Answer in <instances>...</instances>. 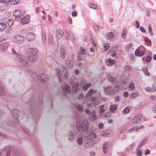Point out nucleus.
Returning <instances> with one entry per match:
<instances>
[{
	"label": "nucleus",
	"mask_w": 156,
	"mask_h": 156,
	"mask_svg": "<svg viewBox=\"0 0 156 156\" xmlns=\"http://www.w3.org/2000/svg\"><path fill=\"white\" fill-rule=\"evenodd\" d=\"M128 87H129L131 89L133 90L135 88L134 83L133 82H131L130 83V84Z\"/></svg>",
	"instance_id": "864d4df0"
},
{
	"label": "nucleus",
	"mask_w": 156,
	"mask_h": 156,
	"mask_svg": "<svg viewBox=\"0 0 156 156\" xmlns=\"http://www.w3.org/2000/svg\"><path fill=\"white\" fill-rule=\"evenodd\" d=\"M114 36V34L111 32L108 33L107 34V37L109 38H112Z\"/></svg>",
	"instance_id": "3c124183"
},
{
	"label": "nucleus",
	"mask_w": 156,
	"mask_h": 156,
	"mask_svg": "<svg viewBox=\"0 0 156 156\" xmlns=\"http://www.w3.org/2000/svg\"><path fill=\"white\" fill-rule=\"evenodd\" d=\"M142 70L144 74L147 76H150V74L148 70V68L147 67H144L142 69Z\"/></svg>",
	"instance_id": "c85d7f7f"
},
{
	"label": "nucleus",
	"mask_w": 156,
	"mask_h": 156,
	"mask_svg": "<svg viewBox=\"0 0 156 156\" xmlns=\"http://www.w3.org/2000/svg\"><path fill=\"white\" fill-rule=\"evenodd\" d=\"M90 117L92 120H95L96 119V116L95 115V112L94 111H93L90 113Z\"/></svg>",
	"instance_id": "72a5a7b5"
},
{
	"label": "nucleus",
	"mask_w": 156,
	"mask_h": 156,
	"mask_svg": "<svg viewBox=\"0 0 156 156\" xmlns=\"http://www.w3.org/2000/svg\"><path fill=\"white\" fill-rule=\"evenodd\" d=\"M11 149L7 147L0 151V156H20L19 152L16 150H13L10 152Z\"/></svg>",
	"instance_id": "7ed1b4c3"
},
{
	"label": "nucleus",
	"mask_w": 156,
	"mask_h": 156,
	"mask_svg": "<svg viewBox=\"0 0 156 156\" xmlns=\"http://www.w3.org/2000/svg\"><path fill=\"white\" fill-rule=\"evenodd\" d=\"M76 108L77 110L80 112H82L83 111V107L80 104H78Z\"/></svg>",
	"instance_id": "4c0bfd02"
},
{
	"label": "nucleus",
	"mask_w": 156,
	"mask_h": 156,
	"mask_svg": "<svg viewBox=\"0 0 156 156\" xmlns=\"http://www.w3.org/2000/svg\"><path fill=\"white\" fill-rule=\"evenodd\" d=\"M80 87L78 83H74L72 85V91L74 93L77 92Z\"/></svg>",
	"instance_id": "a211bd4d"
},
{
	"label": "nucleus",
	"mask_w": 156,
	"mask_h": 156,
	"mask_svg": "<svg viewBox=\"0 0 156 156\" xmlns=\"http://www.w3.org/2000/svg\"><path fill=\"white\" fill-rule=\"evenodd\" d=\"M108 145V143L107 142H105L104 143L103 146V152L106 153L107 152V149Z\"/></svg>",
	"instance_id": "58836bf2"
},
{
	"label": "nucleus",
	"mask_w": 156,
	"mask_h": 156,
	"mask_svg": "<svg viewBox=\"0 0 156 156\" xmlns=\"http://www.w3.org/2000/svg\"><path fill=\"white\" fill-rule=\"evenodd\" d=\"M135 144L133 143L130 145H129L127 148H126V151L128 152L130 150H131L132 149V148L135 146Z\"/></svg>",
	"instance_id": "79ce46f5"
},
{
	"label": "nucleus",
	"mask_w": 156,
	"mask_h": 156,
	"mask_svg": "<svg viewBox=\"0 0 156 156\" xmlns=\"http://www.w3.org/2000/svg\"><path fill=\"white\" fill-rule=\"evenodd\" d=\"M67 21L68 23L69 24H71L72 23V19L70 17H69Z\"/></svg>",
	"instance_id": "69168bd1"
},
{
	"label": "nucleus",
	"mask_w": 156,
	"mask_h": 156,
	"mask_svg": "<svg viewBox=\"0 0 156 156\" xmlns=\"http://www.w3.org/2000/svg\"><path fill=\"white\" fill-rule=\"evenodd\" d=\"M60 53L61 57L63 58H65L66 55V52L64 49V47L63 46L61 47Z\"/></svg>",
	"instance_id": "b1692460"
},
{
	"label": "nucleus",
	"mask_w": 156,
	"mask_h": 156,
	"mask_svg": "<svg viewBox=\"0 0 156 156\" xmlns=\"http://www.w3.org/2000/svg\"><path fill=\"white\" fill-rule=\"evenodd\" d=\"M9 44L7 42H4L0 44V49L2 51L5 50L9 46Z\"/></svg>",
	"instance_id": "6ab92c4d"
},
{
	"label": "nucleus",
	"mask_w": 156,
	"mask_h": 156,
	"mask_svg": "<svg viewBox=\"0 0 156 156\" xmlns=\"http://www.w3.org/2000/svg\"><path fill=\"white\" fill-rule=\"evenodd\" d=\"M37 73H33L32 74V77L36 76L38 79L42 83H45L48 80V76L43 73H40L38 76Z\"/></svg>",
	"instance_id": "0eeeda50"
},
{
	"label": "nucleus",
	"mask_w": 156,
	"mask_h": 156,
	"mask_svg": "<svg viewBox=\"0 0 156 156\" xmlns=\"http://www.w3.org/2000/svg\"><path fill=\"white\" fill-rule=\"evenodd\" d=\"M18 58L20 64L25 66L27 64L28 61L25 57H23L22 55H19L18 56Z\"/></svg>",
	"instance_id": "9d476101"
},
{
	"label": "nucleus",
	"mask_w": 156,
	"mask_h": 156,
	"mask_svg": "<svg viewBox=\"0 0 156 156\" xmlns=\"http://www.w3.org/2000/svg\"><path fill=\"white\" fill-rule=\"evenodd\" d=\"M73 58L71 56L68 57L66 62V64L67 66V67L69 68H70L73 66Z\"/></svg>",
	"instance_id": "2eb2a0df"
},
{
	"label": "nucleus",
	"mask_w": 156,
	"mask_h": 156,
	"mask_svg": "<svg viewBox=\"0 0 156 156\" xmlns=\"http://www.w3.org/2000/svg\"><path fill=\"white\" fill-rule=\"evenodd\" d=\"M19 112L20 111L16 109H14L12 111V115L14 116L15 119H16L17 122H18L17 119L18 117V114Z\"/></svg>",
	"instance_id": "aec40b11"
},
{
	"label": "nucleus",
	"mask_w": 156,
	"mask_h": 156,
	"mask_svg": "<svg viewBox=\"0 0 156 156\" xmlns=\"http://www.w3.org/2000/svg\"><path fill=\"white\" fill-rule=\"evenodd\" d=\"M153 112L156 113V105H154L152 108Z\"/></svg>",
	"instance_id": "338daca9"
},
{
	"label": "nucleus",
	"mask_w": 156,
	"mask_h": 156,
	"mask_svg": "<svg viewBox=\"0 0 156 156\" xmlns=\"http://www.w3.org/2000/svg\"><path fill=\"white\" fill-rule=\"evenodd\" d=\"M120 85L118 83L114 85L107 86L104 88V91L106 95H112L119 90Z\"/></svg>",
	"instance_id": "f257e3e1"
},
{
	"label": "nucleus",
	"mask_w": 156,
	"mask_h": 156,
	"mask_svg": "<svg viewBox=\"0 0 156 156\" xmlns=\"http://www.w3.org/2000/svg\"><path fill=\"white\" fill-rule=\"evenodd\" d=\"M61 88L62 90L63 94L64 95H66L70 91V88L68 84H65L64 85H62L61 86Z\"/></svg>",
	"instance_id": "f8f14e48"
},
{
	"label": "nucleus",
	"mask_w": 156,
	"mask_h": 156,
	"mask_svg": "<svg viewBox=\"0 0 156 156\" xmlns=\"http://www.w3.org/2000/svg\"><path fill=\"white\" fill-rule=\"evenodd\" d=\"M120 97L118 95L116 96L114 98L115 101L116 102H119L120 100Z\"/></svg>",
	"instance_id": "6e6d98bb"
},
{
	"label": "nucleus",
	"mask_w": 156,
	"mask_h": 156,
	"mask_svg": "<svg viewBox=\"0 0 156 156\" xmlns=\"http://www.w3.org/2000/svg\"><path fill=\"white\" fill-rule=\"evenodd\" d=\"M13 21L12 19L8 20L6 21L5 23L8 25L10 27L12 26L13 24Z\"/></svg>",
	"instance_id": "a19ab883"
},
{
	"label": "nucleus",
	"mask_w": 156,
	"mask_h": 156,
	"mask_svg": "<svg viewBox=\"0 0 156 156\" xmlns=\"http://www.w3.org/2000/svg\"><path fill=\"white\" fill-rule=\"evenodd\" d=\"M18 122H17L16 119L15 122L12 121V120H10L7 122V125L9 126L15 127L16 126V123Z\"/></svg>",
	"instance_id": "a878e982"
},
{
	"label": "nucleus",
	"mask_w": 156,
	"mask_h": 156,
	"mask_svg": "<svg viewBox=\"0 0 156 156\" xmlns=\"http://www.w3.org/2000/svg\"><path fill=\"white\" fill-rule=\"evenodd\" d=\"M97 90H93L91 89L88 91V94H87V96L90 97L92 94H96L97 93Z\"/></svg>",
	"instance_id": "c756f323"
},
{
	"label": "nucleus",
	"mask_w": 156,
	"mask_h": 156,
	"mask_svg": "<svg viewBox=\"0 0 156 156\" xmlns=\"http://www.w3.org/2000/svg\"><path fill=\"white\" fill-rule=\"evenodd\" d=\"M144 40L146 42H148L149 43H150L151 42V40H149L148 38L147 37H146L144 38Z\"/></svg>",
	"instance_id": "e2e57ef3"
},
{
	"label": "nucleus",
	"mask_w": 156,
	"mask_h": 156,
	"mask_svg": "<svg viewBox=\"0 0 156 156\" xmlns=\"http://www.w3.org/2000/svg\"><path fill=\"white\" fill-rule=\"evenodd\" d=\"M148 31L151 36L153 35V33L152 32V29L151 24H149L148 25Z\"/></svg>",
	"instance_id": "37998d69"
},
{
	"label": "nucleus",
	"mask_w": 156,
	"mask_h": 156,
	"mask_svg": "<svg viewBox=\"0 0 156 156\" xmlns=\"http://www.w3.org/2000/svg\"><path fill=\"white\" fill-rule=\"evenodd\" d=\"M67 137L70 142H73L75 138V135L72 131H69L67 133Z\"/></svg>",
	"instance_id": "4468645a"
},
{
	"label": "nucleus",
	"mask_w": 156,
	"mask_h": 156,
	"mask_svg": "<svg viewBox=\"0 0 156 156\" xmlns=\"http://www.w3.org/2000/svg\"><path fill=\"white\" fill-rule=\"evenodd\" d=\"M89 7L92 9H95V7H96V5L93 3H90L89 4Z\"/></svg>",
	"instance_id": "13d9d810"
},
{
	"label": "nucleus",
	"mask_w": 156,
	"mask_h": 156,
	"mask_svg": "<svg viewBox=\"0 0 156 156\" xmlns=\"http://www.w3.org/2000/svg\"><path fill=\"white\" fill-rule=\"evenodd\" d=\"M143 117L141 115H137L133 119V122L135 124L140 123L143 121Z\"/></svg>",
	"instance_id": "1a4fd4ad"
},
{
	"label": "nucleus",
	"mask_w": 156,
	"mask_h": 156,
	"mask_svg": "<svg viewBox=\"0 0 156 156\" xmlns=\"http://www.w3.org/2000/svg\"><path fill=\"white\" fill-rule=\"evenodd\" d=\"M132 69V67L131 66L129 65H127L126 66L124 70L127 71H130Z\"/></svg>",
	"instance_id": "8fccbe9b"
},
{
	"label": "nucleus",
	"mask_w": 156,
	"mask_h": 156,
	"mask_svg": "<svg viewBox=\"0 0 156 156\" xmlns=\"http://www.w3.org/2000/svg\"><path fill=\"white\" fill-rule=\"evenodd\" d=\"M135 54L136 55L141 57L144 55V51H140L139 49H137L135 50Z\"/></svg>",
	"instance_id": "393cba45"
},
{
	"label": "nucleus",
	"mask_w": 156,
	"mask_h": 156,
	"mask_svg": "<svg viewBox=\"0 0 156 156\" xmlns=\"http://www.w3.org/2000/svg\"><path fill=\"white\" fill-rule=\"evenodd\" d=\"M14 42L16 44H20L24 41V37L21 35H16L14 38Z\"/></svg>",
	"instance_id": "6e6552de"
},
{
	"label": "nucleus",
	"mask_w": 156,
	"mask_h": 156,
	"mask_svg": "<svg viewBox=\"0 0 156 156\" xmlns=\"http://www.w3.org/2000/svg\"><path fill=\"white\" fill-rule=\"evenodd\" d=\"M24 14L23 12H22L20 10H16L13 12L14 16L15 17V20L18 21L19 18H21Z\"/></svg>",
	"instance_id": "9b49d317"
},
{
	"label": "nucleus",
	"mask_w": 156,
	"mask_h": 156,
	"mask_svg": "<svg viewBox=\"0 0 156 156\" xmlns=\"http://www.w3.org/2000/svg\"><path fill=\"white\" fill-rule=\"evenodd\" d=\"M135 22H136V27L137 28H139V27H140V23H139V21H136Z\"/></svg>",
	"instance_id": "0e129e2a"
},
{
	"label": "nucleus",
	"mask_w": 156,
	"mask_h": 156,
	"mask_svg": "<svg viewBox=\"0 0 156 156\" xmlns=\"http://www.w3.org/2000/svg\"><path fill=\"white\" fill-rule=\"evenodd\" d=\"M127 34V30L126 28H123L122 30V37L123 38L125 39L126 38Z\"/></svg>",
	"instance_id": "c9c22d12"
},
{
	"label": "nucleus",
	"mask_w": 156,
	"mask_h": 156,
	"mask_svg": "<svg viewBox=\"0 0 156 156\" xmlns=\"http://www.w3.org/2000/svg\"><path fill=\"white\" fill-rule=\"evenodd\" d=\"M117 108V105H111L109 106V111L111 112H113L115 111Z\"/></svg>",
	"instance_id": "cd10ccee"
},
{
	"label": "nucleus",
	"mask_w": 156,
	"mask_h": 156,
	"mask_svg": "<svg viewBox=\"0 0 156 156\" xmlns=\"http://www.w3.org/2000/svg\"><path fill=\"white\" fill-rule=\"evenodd\" d=\"M30 16L29 15L24 16L21 19L20 23L22 24H25L29 23L30 21Z\"/></svg>",
	"instance_id": "dca6fc26"
},
{
	"label": "nucleus",
	"mask_w": 156,
	"mask_h": 156,
	"mask_svg": "<svg viewBox=\"0 0 156 156\" xmlns=\"http://www.w3.org/2000/svg\"><path fill=\"white\" fill-rule=\"evenodd\" d=\"M107 77L108 80L111 82H113L115 81L116 78L112 76L110 74H108L107 75Z\"/></svg>",
	"instance_id": "2f4dec72"
},
{
	"label": "nucleus",
	"mask_w": 156,
	"mask_h": 156,
	"mask_svg": "<svg viewBox=\"0 0 156 156\" xmlns=\"http://www.w3.org/2000/svg\"><path fill=\"white\" fill-rule=\"evenodd\" d=\"M141 148L140 147H136V155L137 156H142V152L140 150V149Z\"/></svg>",
	"instance_id": "e433bc0d"
},
{
	"label": "nucleus",
	"mask_w": 156,
	"mask_h": 156,
	"mask_svg": "<svg viewBox=\"0 0 156 156\" xmlns=\"http://www.w3.org/2000/svg\"><path fill=\"white\" fill-rule=\"evenodd\" d=\"M56 33L57 38L60 39L62 37V36L63 34L64 33V32L60 29H58L56 30Z\"/></svg>",
	"instance_id": "4be33fe9"
},
{
	"label": "nucleus",
	"mask_w": 156,
	"mask_h": 156,
	"mask_svg": "<svg viewBox=\"0 0 156 156\" xmlns=\"http://www.w3.org/2000/svg\"><path fill=\"white\" fill-rule=\"evenodd\" d=\"M10 2L12 5H16L19 2L17 0H4L3 1V3Z\"/></svg>",
	"instance_id": "5701e85b"
},
{
	"label": "nucleus",
	"mask_w": 156,
	"mask_h": 156,
	"mask_svg": "<svg viewBox=\"0 0 156 156\" xmlns=\"http://www.w3.org/2000/svg\"><path fill=\"white\" fill-rule=\"evenodd\" d=\"M108 62L110 64H114L115 63V60L110 58H109L108 59Z\"/></svg>",
	"instance_id": "4d7b16f0"
},
{
	"label": "nucleus",
	"mask_w": 156,
	"mask_h": 156,
	"mask_svg": "<svg viewBox=\"0 0 156 156\" xmlns=\"http://www.w3.org/2000/svg\"><path fill=\"white\" fill-rule=\"evenodd\" d=\"M77 141L79 145H81L83 143V139L81 137H79L77 140Z\"/></svg>",
	"instance_id": "a18cd8bd"
},
{
	"label": "nucleus",
	"mask_w": 156,
	"mask_h": 156,
	"mask_svg": "<svg viewBox=\"0 0 156 156\" xmlns=\"http://www.w3.org/2000/svg\"><path fill=\"white\" fill-rule=\"evenodd\" d=\"M151 59V57L150 56H147L145 59L146 62H147V63L150 62Z\"/></svg>",
	"instance_id": "bf43d9fd"
},
{
	"label": "nucleus",
	"mask_w": 156,
	"mask_h": 156,
	"mask_svg": "<svg viewBox=\"0 0 156 156\" xmlns=\"http://www.w3.org/2000/svg\"><path fill=\"white\" fill-rule=\"evenodd\" d=\"M96 135L94 133H87L85 137V147L86 148H90L93 147L95 143L94 140L89 139L90 137L96 138Z\"/></svg>",
	"instance_id": "f03ea898"
},
{
	"label": "nucleus",
	"mask_w": 156,
	"mask_h": 156,
	"mask_svg": "<svg viewBox=\"0 0 156 156\" xmlns=\"http://www.w3.org/2000/svg\"><path fill=\"white\" fill-rule=\"evenodd\" d=\"M76 128L79 132H87L89 129V123L87 120H84L80 122L77 121L76 123Z\"/></svg>",
	"instance_id": "20e7f679"
},
{
	"label": "nucleus",
	"mask_w": 156,
	"mask_h": 156,
	"mask_svg": "<svg viewBox=\"0 0 156 156\" xmlns=\"http://www.w3.org/2000/svg\"><path fill=\"white\" fill-rule=\"evenodd\" d=\"M6 24L5 22L0 23V32L4 30L6 28Z\"/></svg>",
	"instance_id": "7c9ffc66"
},
{
	"label": "nucleus",
	"mask_w": 156,
	"mask_h": 156,
	"mask_svg": "<svg viewBox=\"0 0 156 156\" xmlns=\"http://www.w3.org/2000/svg\"><path fill=\"white\" fill-rule=\"evenodd\" d=\"M27 51L30 54L28 56L29 60L31 62H35L37 60V50L35 48H31L28 50Z\"/></svg>",
	"instance_id": "39448f33"
},
{
	"label": "nucleus",
	"mask_w": 156,
	"mask_h": 156,
	"mask_svg": "<svg viewBox=\"0 0 156 156\" xmlns=\"http://www.w3.org/2000/svg\"><path fill=\"white\" fill-rule=\"evenodd\" d=\"M84 59V58L83 55H80V54H78L77 56V59L78 61H81Z\"/></svg>",
	"instance_id": "de8ad7c7"
},
{
	"label": "nucleus",
	"mask_w": 156,
	"mask_h": 156,
	"mask_svg": "<svg viewBox=\"0 0 156 156\" xmlns=\"http://www.w3.org/2000/svg\"><path fill=\"white\" fill-rule=\"evenodd\" d=\"M147 138H144L140 142L139 145L137 146L138 147H140L141 148L143 145L146 144V142L147 141Z\"/></svg>",
	"instance_id": "bb28decb"
},
{
	"label": "nucleus",
	"mask_w": 156,
	"mask_h": 156,
	"mask_svg": "<svg viewBox=\"0 0 156 156\" xmlns=\"http://www.w3.org/2000/svg\"><path fill=\"white\" fill-rule=\"evenodd\" d=\"M26 38L29 41H33L35 38V36L33 33H28L26 35Z\"/></svg>",
	"instance_id": "f3484780"
},
{
	"label": "nucleus",
	"mask_w": 156,
	"mask_h": 156,
	"mask_svg": "<svg viewBox=\"0 0 156 156\" xmlns=\"http://www.w3.org/2000/svg\"><path fill=\"white\" fill-rule=\"evenodd\" d=\"M22 129L23 131L27 134H28L29 136H30V135L29 133V130L27 129L25 127H22Z\"/></svg>",
	"instance_id": "09e8293b"
},
{
	"label": "nucleus",
	"mask_w": 156,
	"mask_h": 156,
	"mask_svg": "<svg viewBox=\"0 0 156 156\" xmlns=\"http://www.w3.org/2000/svg\"><path fill=\"white\" fill-rule=\"evenodd\" d=\"M139 95L138 92H136L132 93L129 95V97L130 98H136Z\"/></svg>",
	"instance_id": "473e14b6"
},
{
	"label": "nucleus",
	"mask_w": 156,
	"mask_h": 156,
	"mask_svg": "<svg viewBox=\"0 0 156 156\" xmlns=\"http://www.w3.org/2000/svg\"><path fill=\"white\" fill-rule=\"evenodd\" d=\"M42 39L43 40L44 43H45L46 42V39L45 36V34L44 33H42Z\"/></svg>",
	"instance_id": "5fc2aeb1"
},
{
	"label": "nucleus",
	"mask_w": 156,
	"mask_h": 156,
	"mask_svg": "<svg viewBox=\"0 0 156 156\" xmlns=\"http://www.w3.org/2000/svg\"><path fill=\"white\" fill-rule=\"evenodd\" d=\"M104 105H102L100 106L99 107L100 111L99 112L100 114H101L105 112V110L104 108Z\"/></svg>",
	"instance_id": "c03bdc74"
},
{
	"label": "nucleus",
	"mask_w": 156,
	"mask_h": 156,
	"mask_svg": "<svg viewBox=\"0 0 156 156\" xmlns=\"http://www.w3.org/2000/svg\"><path fill=\"white\" fill-rule=\"evenodd\" d=\"M91 85L90 83H85L83 85V90H86L88 87H90Z\"/></svg>",
	"instance_id": "ea45409f"
},
{
	"label": "nucleus",
	"mask_w": 156,
	"mask_h": 156,
	"mask_svg": "<svg viewBox=\"0 0 156 156\" xmlns=\"http://www.w3.org/2000/svg\"><path fill=\"white\" fill-rule=\"evenodd\" d=\"M64 33L65 35V37L67 39L69 38L70 35H72L73 37V40H72L73 42V41L74 40V34L71 32H70L69 33L66 31H65L64 32Z\"/></svg>",
	"instance_id": "412c9836"
},
{
	"label": "nucleus",
	"mask_w": 156,
	"mask_h": 156,
	"mask_svg": "<svg viewBox=\"0 0 156 156\" xmlns=\"http://www.w3.org/2000/svg\"><path fill=\"white\" fill-rule=\"evenodd\" d=\"M130 109L129 108H126L123 110L124 113H128L129 112Z\"/></svg>",
	"instance_id": "680f3d73"
},
{
	"label": "nucleus",
	"mask_w": 156,
	"mask_h": 156,
	"mask_svg": "<svg viewBox=\"0 0 156 156\" xmlns=\"http://www.w3.org/2000/svg\"><path fill=\"white\" fill-rule=\"evenodd\" d=\"M85 112L87 115H89L90 114V113H91L90 110L88 109H85Z\"/></svg>",
	"instance_id": "774afa93"
},
{
	"label": "nucleus",
	"mask_w": 156,
	"mask_h": 156,
	"mask_svg": "<svg viewBox=\"0 0 156 156\" xmlns=\"http://www.w3.org/2000/svg\"><path fill=\"white\" fill-rule=\"evenodd\" d=\"M144 126L142 125L135 126L129 129L127 131L129 133H133L134 132H138V129H143Z\"/></svg>",
	"instance_id": "ddd939ff"
},
{
	"label": "nucleus",
	"mask_w": 156,
	"mask_h": 156,
	"mask_svg": "<svg viewBox=\"0 0 156 156\" xmlns=\"http://www.w3.org/2000/svg\"><path fill=\"white\" fill-rule=\"evenodd\" d=\"M110 46L108 44H105L104 46V50L107 51L109 48Z\"/></svg>",
	"instance_id": "603ef678"
},
{
	"label": "nucleus",
	"mask_w": 156,
	"mask_h": 156,
	"mask_svg": "<svg viewBox=\"0 0 156 156\" xmlns=\"http://www.w3.org/2000/svg\"><path fill=\"white\" fill-rule=\"evenodd\" d=\"M117 51V46H114L111 47L108 53H110V52H115Z\"/></svg>",
	"instance_id": "f704fd0d"
},
{
	"label": "nucleus",
	"mask_w": 156,
	"mask_h": 156,
	"mask_svg": "<svg viewBox=\"0 0 156 156\" xmlns=\"http://www.w3.org/2000/svg\"><path fill=\"white\" fill-rule=\"evenodd\" d=\"M52 38V35L51 34H49L48 37V42L51 44H53Z\"/></svg>",
	"instance_id": "49530a36"
},
{
	"label": "nucleus",
	"mask_w": 156,
	"mask_h": 156,
	"mask_svg": "<svg viewBox=\"0 0 156 156\" xmlns=\"http://www.w3.org/2000/svg\"><path fill=\"white\" fill-rule=\"evenodd\" d=\"M122 86L123 88H124L126 86V83L124 80H122L121 82Z\"/></svg>",
	"instance_id": "052dcab7"
},
{
	"label": "nucleus",
	"mask_w": 156,
	"mask_h": 156,
	"mask_svg": "<svg viewBox=\"0 0 156 156\" xmlns=\"http://www.w3.org/2000/svg\"><path fill=\"white\" fill-rule=\"evenodd\" d=\"M57 73V76L58 78V81L60 82L61 81L60 75L65 78H67L68 77V73L66 69L63 68H62V69H61V72L58 69L56 68L55 69Z\"/></svg>",
	"instance_id": "423d86ee"
}]
</instances>
